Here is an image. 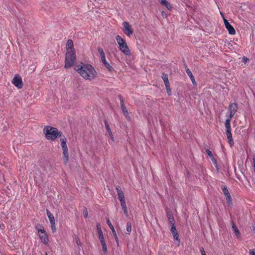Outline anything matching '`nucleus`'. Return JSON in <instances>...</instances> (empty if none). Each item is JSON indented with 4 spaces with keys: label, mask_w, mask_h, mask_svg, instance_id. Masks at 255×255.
Wrapping results in <instances>:
<instances>
[{
    "label": "nucleus",
    "mask_w": 255,
    "mask_h": 255,
    "mask_svg": "<svg viewBox=\"0 0 255 255\" xmlns=\"http://www.w3.org/2000/svg\"><path fill=\"white\" fill-rule=\"evenodd\" d=\"M99 240L100 241V242H101V244L106 243V242L105 241V239H104V237L103 234V235H99Z\"/></svg>",
    "instance_id": "f704fd0d"
},
{
    "label": "nucleus",
    "mask_w": 255,
    "mask_h": 255,
    "mask_svg": "<svg viewBox=\"0 0 255 255\" xmlns=\"http://www.w3.org/2000/svg\"><path fill=\"white\" fill-rule=\"evenodd\" d=\"M104 65L109 71H112L113 70V67L108 62H105Z\"/></svg>",
    "instance_id": "bb28decb"
},
{
    "label": "nucleus",
    "mask_w": 255,
    "mask_h": 255,
    "mask_svg": "<svg viewBox=\"0 0 255 255\" xmlns=\"http://www.w3.org/2000/svg\"><path fill=\"white\" fill-rule=\"evenodd\" d=\"M101 245H102V246L103 251L105 253H107V247L106 243H105L102 244Z\"/></svg>",
    "instance_id": "72a5a7b5"
},
{
    "label": "nucleus",
    "mask_w": 255,
    "mask_h": 255,
    "mask_svg": "<svg viewBox=\"0 0 255 255\" xmlns=\"http://www.w3.org/2000/svg\"><path fill=\"white\" fill-rule=\"evenodd\" d=\"M160 2L164 5L168 9H171L172 6L171 4L166 0H159Z\"/></svg>",
    "instance_id": "6ab92c4d"
},
{
    "label": "nucleus",
    "mask_w": 255,
    "mask_h": 255,
    "mask_svg": "<svg viewBox=\"0 0 255 255\" xmlns=\"http://www.w3.org/2000/svg\"><path fill=\"white\" fill-rule=\"evenodd\" d=\"M123 31L124 33L128 37H130L133 33V31L131 27L128 22L124 21L123 23Z\"/></svg>",
    "instance_id": "0eeeda50"
},
{
    "label": "nucleus",
    "mask_w": 255,
    "mask_h": 255,
    "mask_svg": "<svg viewBox=\"0 0 255 255\" xmlns=\"http://www.w3.org/2000/svg\"><path fill=\"white\" fill-rule=\"evenodd\" d=\"M84 216L85 218H87L88 217V211L87 209H85L83 212Z\"/></svg>",
    "instance_id": "ea45409f"
},
{
    "label": "nucleus",
    "mask_w": 255,
    "mask_h": 255,
    "mask_svg": "<svg viewBox=\"0 0 255 255\" xmlns=\"http://www.w3.org/2000/svg\"><path fill=\"white\" fill-rule=\"evenodd\" d=\"M171 232L172 233L174 240H177L178 242L179 243L180 240L178 237V234L176 230L175 225H173V226H171Z\"/></svg>",
    "instance_id": "2eb2a0df"
},
{
    "label": "nucleus",
    "mask_w": 255,
    "mask_h": 255,
    "mask_svg": "<svg viewBox=\"0 0 255 255\" xmlns=\"http://www.w3.org/2000/svg\"><path fill=\"white\" fill-rule=\"evenodd\" d=\"M60 137V140L61 142V147L63 150V154L64 156V162L65 164H67L69 161V154L68 147L66 144V138L65 136L61 134V137Z\"/></svg>",
    "instance_id": "39448f33"
},
{
    "label": "nucleus",
    "mask_w": 255,
    "mask_h": 255,
    "mask_svg": "<svg viewBox=\"0 0 255 255\" xmlns=\"http://www.w3.org/2000/svg\"><path fill=\"white\" fill-rule=\"evenodd\" d=\"M120 102H121V106H122V105H125L124 100L121 96H120Z\"/></svg>",
    "instance_id": "79ce46f5"
},
{
    "label": "nucleus",
    "mask_w": 255,
    "mask_h": 255,
    "mask_svg": "<svg viewBox=\"0 0 255 255\" xmlns=\"http://www.w3.org/2000/svg\"><path fill=\"white\" fill-rule=\"evenodd\" d=\"M167 217L171 225L172 226H173V225H174V220L173 215L172 214H168L167 215Z\"/></svg>",
    "instance_id": "b1692460"
},
{
    "label": "nucleus",
    "mask_w": 255,
    "mask_h": 255,
    "mask_svg": "<svg viewBox=\"0 0 255 255\" xmlns=\"http://www.w3.org/2000/svg\"><path fill=\"white\" fill-rule=\"evenodd\" d=\"M238 109V106L236 103H232L229 106V117L233 118L236 114Z\"/></svg>",
    "instance_id": "9d476101"
},
{
    "label": "nucleus",
    "mask_w": 255,
    "mask_h": 255,
    "mask_svg": "<svg viewBox=\"0 0 255 255\" xmlns=\"http://www.w3.org/2000/svg\"><path fill=\"white\" fill-rule=\"evenodd\" d=\"M121 108H122V111H123L124 115L125 116V117L127 119H130V117L129 116V114H128V111L127 110L125 105H122V106H121Z\"/></svg>",
    "instance_id": "412c9836"
},
{
    "label": "nucleus",
    "mask_w": 255,
    "mask_h": 255,
    "mask_svg": "<svg viewBox=\"0 0 255 255\" xmlns=\"http://www.w3.org/2000/svg\"><path fill=\"white\" fill-rule=\"evenodd\" d=\"M200 251H201V255H206V253L204 250V249L203 248H202L201 249H200Z\"/></svg>",
    "instance_id": "c03bdc74"
},
{
    "label": "nucleus",
    "mask_w": 255,
    "mask_h": 255,
    "mask_svg": "<svg viewBox=\"0 0 255 255\" xmlns=\"http://www.w3.org/2000/svg\"><path fill=\"white\" fill-rule=\"evenodd\" d=\"M224 22L226 29L228 30L230 34L234 35L236 34V30L229 21L224 17Z\"/></svg>",
    "instance_id": "1a4fd4ad"
},
{
    "label": "nucleus",
    "mask_w": 255,
    "mask_h": 255,
    "mask_svg": "<svg viewBox=\"0 0 255 255\" xmlns=\"http://www.w3.org/2000/svg\"><path fill=\"white\" fill-rule=\"evenodd\" d=\"M253 162H254V170L255 172V155H254L253 156Z\"/></svg>",
    "instance_id": "a18cd8bd"
},
{
    "label": "nucleus",
    "mask_w": 255,
    "mask_h": 255,
    "mask_svg": "<svg viewBox=\"0 0 255 255\" xmlns=\"http://www.w3.org/2000/svg\"><path fill=\"white\" fill-rule=\"evenodd\" d=\"M116 39L119 46V50L124 55L130 56L131 55V52L126 40L119 35L116 36Z\"/></svg>",
    "instance_id": "7ed1b4c3"
},
{
    "label": "nucleus",
    "mask_w": 255,
    "mask_h": 255,
    "mask_svg": "<svg viewBox=\"0 0 255 255\" xmlns=\"http://www.w3.org/2000/svg\"><path fill=\"white\" fill-rule=\"evenodd\" d=\"M101 60H102V62L103 63V64H104L105 62H107V61H106V56H102V57H101Z\"/></svg>",
    "instance_id": "58836bf2"
},
{
    "label": "nucleus",
    "mask_w": 255,
    "mask_h": 255,
    "mask_svg": "<svg viewBox=\"0 0 255 255\" xmlns=\"http://www.w3.org/2000/svg\"><path fill=\"white\" fill-rule=\"evenodd\" d=\"M225 196H226V200L228 202V204L230 205V204H232V201L231 195H230V194H229L228 195H226Z\"/></svg>",
    "instance_id": "cd10ccee"
},
{
    "label": "nucleus",
    "mask_w": 255,
    "mask_h": 255,
    "mask_svg": "<svg viewBox=\"0 0 255 255\" xmlns=\"http://www.w3.org/2000/svg\"><path fill=\"white\" fill-rule=\"evenodd\" d=\"M250 255H255V252L254 250H250Z\"/></svg>",
    "instance_id": "37998d69"
},
{
    "label": "nucleus",
    "mask_w": 255,
    "mask_h": 255,
    "mask_svg": "<svg viewBox=\"0 0 255 255\" xmlns=\"http://www.w3.org/2000/svg\"><path fill=\"white\" fill-rule=\"evenodd\" d=\"M46 213H47V215L49 218L50 223H52V222H55V219H54V216H53V215L51 213V212L49 210H46Z\"/></svg>",
    "instance_id": "4be33fe9"
},
{
    "label": "nucleus",
    "mask_w": 255,
    "mask_h": 255,
    "mask_svg": "<svg viewBox=\"0 0 255 255\" xmlns=\"http://www.w3.org/2000/svg\"><path fill=\"white\" fill-rule=\"evenodd\" d=\"M249 59L248 58L246 57H243L242 59V62L244 63H246L248 61H249Z\"/></svg>",
    "instance_id": "a19ab883"
},
{
    "label": "nucleus",
    "mask_w": 255,
    "mask_h": 255,
    "mask_svg": "<svg viewBox=\"0 0 255 255\" xmlns=\"http://www.w3.org/2000/svg\"><path fill=\"white\" fill-rule=\"evenodd\" d=\"M162 78L164 82L165 86H167V84H170L169 81H168V75L166 74L163 73L162 76Z\"/></svg>",
    "instance_id": "5701e85b"
},
{
    "label": "nucleus",
    "mask_w": 255,
    "mask_h": 255,
    "mask_svg": "<svg viewBox=\"0 0 255 255\" xmlns=\"http://www.w3.org/2000/svg\"><path fill=\"white\" fill-rule=\"evenodd\" d=\"M211 159L213 164L216 167V168H218L217 162V160H216V159L214 157V156L213 157L211 158Z\"/></svg>",
    "instance_id": "e433bc0d"
},
{
    "label": "nucleus",
    "mask_w": 255,
    "mask_h": 255,
    "mask_svg": "<svg viewBox=\"0 0 255 255\" xmlns=\"http://www.w3.org/2000/svg\"><path fill=\"white\" fill-rule=\"evenodd\" d=\"M116 190L117 191L119 199L120 202L125 201L124 192L122 191L121 188L119 186H118L116 187Z\"/></svg>",
    "instance_id": "9b49d317"
},
{
    "label": "nucleus",
    "mask_w": 255,
    "mask_h": 255,
    "mask_svg": "<svg viewBox=\"0 0 255 255\" xmlns=\"http://www.w3.org/2000/svg\"><path fill=\"white\" fill-rule=\"evenodd\" d=\"M206 153L207 154H208V155L210 157V158H212L213 157V154L212 153V151H210V150L209 149H207L206 150Z\"/></svg>",
    "instance_id": "4c0bfd02"
},
{
    "label": "nucleus",
    "mask_w": 255,
    "mask_h": 255,
    "mask_svg": "<svg viewBox=\"0 0 255 255\" xmlns=\"http://www.w3.org/2000/svg\"><path fill=\"white\" fill-rule=\"evenodd\" d=\"M107 224L108 225L110 228L111 229V231H112V233L114 235L116 242L118 244L119 240H118V238L116 232L114 229V226L112 225L111 221H110L109 219H108V218L107 219Z\"/></svg>",
    "instance_id": "f8f14e48"
},
{
    "label": "nucleus",
    "mask_w": 255,
    "mask_h": 255,
    "mask_svg": "<svg viewBox=\"0 0 255 255\" xmlns=\"http://www.w3.org/2000/svg\"><path fill=\"white\" fill-rule=\"evenodd\" d=\"M232 118H230L229 116L228 118L226 120L225 122V127L226 128V130H230L231 129V121L232 120Z\"/></svg>",
    "instance_id": "aec40b11"
},
{
    "label": "nucleus",
    "mask_w": 255,
    "mask_h": 255,
    "mask_svg": "<svg viewBox=\"0 0 255 255\" xmlns=\"http://www.w3.org/2000/svg\"><path fill=\"white\" fill-rule=\"evenodd\" d=\"M97 229L98 235H103V232L99 223L97 224Z\"/></svg>",
    "instance_id": "c85d7f7f"
},
{
    "label": "nucleus",
    "mask_w": 255,
    "mask_h": 255,
    "mask_svg": "<svg viewBox=\"0 0 255 255\" xmlns=\"http://www.w3.org/2000/svg\"><path fill=\"white\" fill-rule=\"evenodd\" d=\"M51 229L53 232H55L56 231V227H55V222L50 223Z\"/></svg>",
    "instance_id": "c9c22d12"
},
{
    "label": "nucleus",
    "mask_w": 255,
    "mask_h": 255,
    "mask_svg": "<svg viewBox=\"0 0 255 255\" xmlns=\"http://www.w3.org/2000/svg\"><path fill=\"white\" fill-rule=\"evenodd\" d=\"M232 228L234 230V231H235V233L236 235H240V232H239L237 226L235 225V224L233 222L232 223Z\"/></svg>",
    "instance_id": "393cba45"
},
{
    "label": "nucleus",
    "mask_w": 255,
    "mask_h": 255,
    "mask_svg": "<svg viewBox=\"0 0 255 255\" xmlns=\"http://www.w3.org/2000/svg\"><path fill=\"white\" fill-rule=\"evenodd\" d=\"M226 135L228 140L229 143L231 146H233L234 144V142L232 138V134L231 129L226 130Z\"/></svg>",
    "instance_id": "4468645a"
},
{
    "label": "nucleus",
    "mask_w": 255,
    "mask_h": 255,
    "mask_svg": "<svg viewBox=\"0 0 255 255\" xmlns=\"http://www.w3.org/2000/svg\"><path fill=\"white\" fill-rule=\"evenodd\" d=\"M74 70L86 80L92 81L97 76V72L90 64L81 63L75 67Z\"/></svg>",
    "instance_id": "f257e3e1"
},
{
    "label": "nucleus",
    "mask_w": 255,
    "mask_h": 255,
    "mask_svg": "<svg viewBox=\"0 0 255 255\" xmlns=\"http://www.w3.org/2000/svg\"><path fill=\"white\" fill-rule=\"evenodd\" d=\"M43 132L45 134L47 139L54 140L57 137H61L62 133L59 131L57 128L51 126H46L43 129Z\"/></svg>",
    "instance_id": "f03ea898"
},
{
    "label": "nucleus",
    "mask_w": 255,
    "mask_h": 255,
    "mask_svg": "<svg viewBox=\"0 0 255 255\" xmlns=\"http://www.w3.org/2000/svg\"><path fill=\"white\" fill-rule=\"evenodd\" d=\"M76 61L75 51L66 52L64 67L65 68L71 67Z\"/></svg>",
    "instance_id": "20e7f679"
},
{
    "label": "nucleus",
    "mask_w": 255,
    "mask_h": 255,
    "mask_svg": "<svg viewBox=\"0 0 255 255\" xmlns=\"http://www.w3.org/2000/svg\"><path fill=\"white\" fill-rule=\"evenodd\" d=\"M45 255H47V254L46 253H45Z\"/></svg>",
    "instance_id": "de8ad7c7"
},
{
    "label": "nucleus",
    "mask_w": 255,
    "mask_h": 255,
    "mask_svg": "<svg viewBox=\"0 0 255 255\" xmlns=\"http://www.w3.org/2000/svg\"><path fill=\"white\" fill-rule=\"evenodd\" d=\"M166 89L167 91V93L168 96H170L171 95V90L170 87V84L168 85L167 86H165Z\"/></svg>",
    "instance_id": "2f4dec72"
},
{
    "label": "nucleus",
    "mask_w": 255,
    "mask_h": 255,
    "mask_svg": "<svg viewBox=\"0 0 255 255\" xmlns=\"http://www.w3.org/2000/svg\"><path fill=\"white\" fill-rule=\"evenodd\" d=\"M127 231L129 234L131 232V224L129 222L127 224Z\"/></svg>",
    "instance_id": "473e14b6"
},
{
    "label": "nucleus",
    "mask_w": 255,
    "mask_h": 255,
    "mask_svg": "<svg viewBox=\"0 0 255 255\" xmlns=\"http://www.w3.org/2000/svg\"><path fill=\"white\" fill-rule=\"evenodd\" d=\"M121 205L122 209V210H123L125 215L127 217H128V211L127 207V206H126V201H123V202H121Z\"/></svg>",
    "instance_id": "f3484780"
},
{
    "label": "nucleus",
    "mask_w": 255,
    "mask_h": 255,
    "mask_svg": "<svg viewBox=\"0 0 255 255\" xmlns=\"http://www.w3.org/2000/svg\"><path fill=\"white\" fill-rule=\"evenodd\" d=\"M220 14L222 16L223 18H224V17H225L224 16V14L221 12H220Z\"/></svg>",
    "instance_id": "49530a36"
},
{
    "label": "nucleus",
    "mask_w": 255,
    "mask_h": 255,
    "mask_svg": "<svg viewBox=\"0 0 255 255\" xmlns=\"http://www.w3.org/2000/svg\"><path fill=\"white\" fill-rule=\"evenodd\" d=\"M75 240V242L77 245L79 250H80L82 245H81V241H80L79 238L78 237H76Z\"/></svg>",
    "instance_id": "a878e982"
},
{
    "label": "nucleus",
    "mask_w": 255,
    "mask_h": 255,
    "mask_svg": "<svg viewBox=\"0 0 255 255\" xmlns=\"http://www.w3.org/2000/svg\"><path fill=\"white\" fill-rule=\"evenodd\" d=\"M97 50L98 51V52H99L100 54V56L101 57H102V56H105V53H104V51L103 50V49L100 47H98L97 48Z\"/></svg>",
    "instance_id": "7c9ffc66"
},
{
    "label": "nucleus",
    "mask_w": 255,
    "mask_h": 255,
    "mask_svg": "<svg viewBox=\"0 0 255 255\" xmlns=\"http://www.w3.org/2000/svg\"><path fill=\"white\" fill-rule=\"evenodd\" d=\"M222 190H223V192L225 195V196L226 195H228V194H230L229 191H228V188H227V187L226 186H223L222 187Z\"/></svg>",
    "instance_id": "c756f323"
},
{
    "label": "nucleus",
    "mask_w": 255,
    "mask_h": 255,
    "mask_svg": "<svg viewBox=\"0 0 255 255\" xmlns=\"http://www.w3.org/2000/svg\"><path fill=\"white\" fill-rule=\"evenodd\" d=\"M12 83L18 89L22 87L23 84L21 77L18 75H15L12 80Z\"/></svg>",
    "instance_id": "6e6552de"
},
{
    "label": "nucleus",
    "mask_w": 255,
    "mask_h": 255,
    "mask_svg": "<svg viewBox=\"0 0 255 255\" xmlns=\"http://www.w3.org/2000/svg\"><path fill=\"white\" fill-rule=\"evenodd\" d=\"M36 229L38 230L39 238L41 242L44 244H47L49 242L47 234L44 229H39L38 227H36Z\"/></svg>",
    "instance_id": "423d86ee"
},
{
    "label": "nucleus",
    "mask_w": 255,
    "mask_h": 255,
    "mask_svg": "<svg viewBox=\"0 0 255 255\" xmlns=\"http://www.w3.org/2000/svg\"><path fill=\"white\" fill-rule=\"evenodd\" d=\"M105 128L108 132V133L109 134L110 136H111V139L112 140H113V134H112V132L111 130V128H110V126L107 122V121H105Z\"/></svg>",
    "instance_id": "a211bd4d"
},
{
    "label": "nucleus",
    "mask_w": 255,
    "mask_h": 255,
    "mask_svg": "<svg viewBox=\"0 0 255 255\" xmlns=\"http://www.w3.org/2000/svg\"><path fill=\"white\" fill-rule=\"evenodd\" d=\"M75 51L74 49L73 42L71 39L68 40L66 43V52Z\"/></svg>",
    "instance_id": "ddd939ff"
},
{
    "label": "nucleus",
    "mask_w": 255,
    "mask_h": 255,
    "mask_svg": "<svg viewBox=\"0 0 255 255\" xmlns=\"http://www.w3.org/2000/svg\"><path fill=\"white\" fill-rule=\"evenodd\" d=\"M186 72L188 76L190 77L193 85L195 86H196L197 83L195 81V78H194L193 75L192 74L191 71L190 70V69L189 68H187L186 69Z\"/></svg>",
    "instance_id": "dca6fc26"
}]
</instances>
